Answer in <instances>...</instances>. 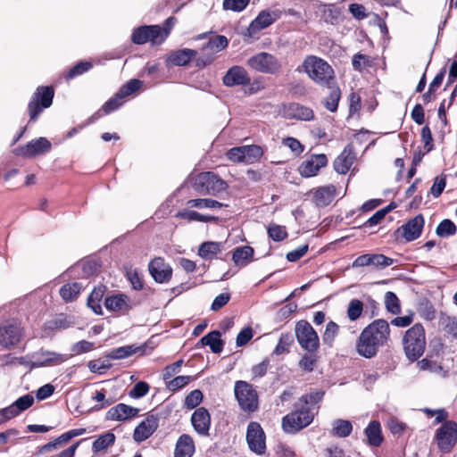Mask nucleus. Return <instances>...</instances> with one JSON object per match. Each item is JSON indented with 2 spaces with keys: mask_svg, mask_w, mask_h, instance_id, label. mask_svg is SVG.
<instances>
[{
  "mask_svg": "<svg viewBox=\"0 0 457 457\" xmlns=\"http://www.w3.org/2000/svg\"><path fill=\"white\" fill-rule=\"evenodd\" d=\"M70 327V322L67 320V318L61 314L56 317L54 320L46 322L44 326L45 329H64Z\"/></svg>",
  "mask_w": 457,
  "mask_h": 457,
  "instance_id": "5fc2aeb1",
  "label": "nucleus"
},
{
  "mask_svg": "<svg viewBox=\"0 0 457 457\" xmlns=\"http://www.w3.org/2000/svg\"><path fill=\"white\" fill-rule=\"evenodd\" d=\"M235 396L242 410L253 412L258 408V397L252 386L245 381H237L235 386Z\"/></svg>",
  "mask_w": 457,
  "mask_h": 457,
  "instance_id": "9d476101",
  "label": "nucleus"
},
{
  "mask_svg": "<svg viewBox=\"0 0 457 457\" xmlns=\"http://www.w3.org/2000/svg\"><path fill=\"white\" fill-rule=\"evenodd\" d=\"M115 442V435L112 432H106L98 436L92 445V452L99 453L112 446Z\"/></svg>",
  "mask_w": 457,
  "mask_h": 457,
  "instance_id": "e433bc0d",
  "label": "nucleus"
},
{
  "mask_svg": "<svg viewBox=\"0 0 457 457\" xmlns=\"http://www.w3.org/2000/svg\"><path fill=\"white\" fill-rule=\"evenodd\" d=\"M365 436L367 442L370 446L378 447L383 441V436L381 432V427L378 421H371L365 428Z\"/></svg>",
  "mask_w": 457,
  "mask_h": 457,
  "instance_id": "7c9ffc66",
  "label": "nucleus"
},
{
  "mask_svg": "<svg viewBox=\"0 0 457 457\" xmlns=\"http://www.w3.org/2000/svg\"><path fill=\"white\" fill-rule=\"evenodd\" d=\"M384 305L386 312L392 315H398L401 312V302L394 292L388 291L385 294Z\"/></svg>",
  "mask_w": 457,
  "mask_h": 457,
  "instance_id": "ea45409f",
  "label": "nucleus"
},
{
  "mask_svg": "<svg viewBox=\"0 0 457 457\" xmlns=\"http://www.w3.org/2000/svg\"><path fill=\"white\" fill-rule=\"evenodd\" d=\"M253 253L249 245L239 246L234 249L232 260L236 265L245 267L253 261Z\"/></svg>",
  "mask_w": 457,
  "mask_h": 457,
  "instance_id": "c756f323",
  "label": "nucleus"
},
{
  "mask_svg": "<svg viewBox=\"0 0 457 457\" xmlns=\"http://www.w3.org/2000/svg\"><path fill=\"white\" fill-rule=\"evenodd\" d=\"M142 86V81L139 79H130L125 85H123L120 90L118 91V96L120 98H125L126 96H130L135 91L140 88Z\"/></svg>",
  "mask_w": 457,
  "mask_h": 457,
  "instance_id": "8fccbe9b",
  "label": "nucleus"
},
{
  "mask_svg": "<svg viewBox=\"0 0 457 457\" xmlns=\"http://www.w3.org/2000/svg\"><path fill=\"white\" fill-rule=\"evenodd\" d=\"M122 99L123 98L119 97L117 93L114 97L108 100L103 106V111L104 112V113L107 114L111 112L117 110L122 104Z\"/></svg>",
  "mask_w": 457,
  "mask_h": 457,
  "instance_id": "69168bd1",
  "label": "nucleus"
},
{
  "mask_svg": "<svg viewBox=\"0 0 457 457\" xmlns=\"http://www.w3.org/2000/svg\"><path fill=\"white\" fill-rule=\"evenodd\" d=\"M295 334L299 345L308 353H316L320 348V338L312 326L304 320L295 324Z\"/></svg>",
  "mask_w": 457,
  "mask_h": 457,
  "instance_id": "423d86ee",
  "label": "nucleus"
},
{
  "mask_svg": "<svg viewBox=\"0 0 457 457\" xmlns=\"http://www.w3.org/2000/svg\"><path fill=\"white\" fill-rule=\"evenodd\" d=\"M50 148V142L46 137H39L29 142L25 146L17 148L15 154L22 157H33L47 153Z\"/></svg>",
  "mask_w": 457,
  "mask_h": 457,
  "instance_id": "2eb2a0df",
  "label": "nucleus"
},
{
  "mask_svg": "<svg viewBox=\"0 0 457 457\" xmlns=\"http://www.w3.org/2000/svg\"><path fill=\"white\" fill-rule=\"evenodd\" d=\"M455 224L448 219L443 220L436 227V233L440 237H447L456 233Z\"/></svg>",
  "mask_w": 457,
  "mask_h": 457,
  "instance_id": "49530a36",
  "label": "nucleus"
},
{
  "mask_svg": "<svg viewBox=\"0 0 457 457\" xmlns=\"http://www.w3.org/2000/svg\"><path fill=\"white\" fill-rule=\"evenodd\" d=\"M82 289L81 284L78 282L65 284L60 289V295L65 302L75 300Z\"/></svg>",
  "mask_w": 457,
  "mask_h": 457,
  "instance_id": "58836bf2",
  "label": "nucleus"
},
{
  "mask_svg": "<svg viewBox=\"0 0 457 457\" xmlns=\"http://www.w3.org/2000/svg\"><path fill=\"white\" fill-rule=\"evenodd\" d=\"M353 430L352 423L345 420H337L333 423V433L339 437L348 436Z\"/></svg>",
  "mask_w": 457,
  "mask_h": 457,
  "instance_id": "a18cd8bd",
  "label": "nucleus"
},
{
  "mask_svg": "<svg viewBox=\"0 0 457 457\" xmlns=\"http://www.w3.org/2000/svg\"><path fill=\"white\" fill-rule=\"evenodd\" d=\"M390 337V327L386 320L378 319L369 324L356 342L357 353L365 358L374 357Z\"/></svg>",
  "mask_w": 457,
  "mask_h": 457,
  "instance_id": "f03ea898",
  "label": "nucleus"
},
{
  "mask_svg": "<svg viewBox=\"0 0 457 457\" xmlns=\"http://www.w3.org/2000/svg\"><path fill=\"white\" fill-rule=\"evenodd\" d=\"M105 287H95L87 297V306L96 313L102 314L101 300L104 295Z\"/></svg>",
  "mask_w": 457,
  "mask_h": 457,
  "instance_id": "72a5a7b5",
  "label": "nucleus"
},
{
  "mask_svg": "<svg viewBox=\"0 0 457 457\" xmlns=\"http://www.w3.org/2000/svg\"><path fill=\"white\" fill-rule=\"evenodd\" d=\"M137 413L138 409L125 403H118L108 410L106 412V420L124 421L137 416Z\"/></svg>",
  "mask_w": 457,
  "mask_h": 457,
  "instance_id": "5701e85b",
  "label": "nucleus"
},
{
  "mask_svg": "<svg viewBox=\"0 0 457 457\" xmlns=\"http://www.w3.org/2000/svg\"><path fill=\"white\" fill-rule=\"evenodd\" d=\"M292 344V336L290 334H282L278 339L276 348L273 351V353L276 355H280L288 353Z\"/></svg>",
  "mask_w": 457,
  "mask_h": 457,
  "instance_id": "09e8293b",
  "label": "nucleus"
},
{
  "mask_svg": "<svg viewBox=\"0 0 457 457\" xmlns=\"http://www.w3.org/2000/svg\"><path fill=\"white\" fill-rule=\"evenodd\" d=\"M284 116L287 119L311 120L313 119V111L299 104L292 103L284 108Z\"/></svg>",
  "mask_w": 457,
  "mask_h": 457,
  "instance_id": "393cba45",
  "label": "nucleus"
},
{
  "mask_svg": "<svg viewBox=\"0 0 457 457\" xmlns=\"http://www.w3.org/2000/svg\"><path fill=\"white\" fill-rule=\"evenodd\" d=\"M321 19L330 24H334L337 22L339 12L336 9H333L330 5L321 4L320 9Z\"/></svg>",
  "mask_w": 457,
  "mask_h": 457,
  "instance_id": "3c124183",
  "label": "nucleus"
},
{
  "mask_svg": "<svg viewBox=\"0 0 457 457\" xmlns=\"http://www.w3.org/2000/svg\"><path fill=\"white\" fill-rule=\"evenodd\" d=\"M222 244L220 242L207 241L199 245L198 255L204 260L213 259L220 253Z\"/></svg>",
  "mask_w": 457,
  "mask_h": 457,
  "instance_id": "473e14b6",
  "label": "nucleus"
},
{
  "mask_svg": "<svg viewBox=\"0 0 457 457\" xmlns=\"http://www.w3.org/2000/svg\"><path fill=\"white\" fill-rule=\"evenodd\" d=\"M54 94L51 87H37L28 105L29 121L37 120L42 111L51 106Z\"/></svg>",
  "mask_w": 457,
  "mask_h": 457,
  "instance_id": "6e6552de",
  "label": "nucleus"
},
{
  "mask_svg": "<svg viewBox=\"0 0 457 457\" xmlns=\"http://www.w3.org/2000/svg\"><path fill=\"white\" fill-rule=\"evenodd\" d=\"M318 356L316 353H308L302 357L299 364L304 370L312 371L316 366Z\"/></svg>",
  "mask_w": 457,
  "mask_h": 457,
  "instance_id": "6e6d98bb",
  "label": "nucleus"
},
{
  "mask_svg": "<svg viewBox=\"0 0 457 457\" xmlns=\"http://www.w3.org/2000/svg\"><path fill=\"white\" fill-rule=\"evenodd\" d=\"M197 52L193 49L184 48L172 52L168 57V62L176 66H184L196 56Z\"/></svg>",
  "mask_w": 457,
  "mask_h": 457,
  "instance_id": "cd10ccee",
  "label": "nucleus"
},
{
  "mask_svg": "<svg viewBox=\"0 0 457 457\" xmlns=\"http://www.w3.org/2000/svg\"><path fill=\"white\" fill-rule=\"evenodd\" d=\"M403 345L406 357L414 361L418 360L424 353L426 346L425 329L420 323L414 324L406 330Z\"/></svg>",
  "mask_w": 457,
  "mask_h": 457,
  "instance_id": "39448f33",
  "label": "nucleus"
},
{
  "mask_svg": "<svg viewBox=\"0 0 457 457\" xmlns=\"http://www.w3.org/2000/svg\"><path fill=\"white\" fill-rule=\"evenodd\" d=\"M106 395H107V388L104 387L99 391H96V393L93 396V400H95L98 403H101L100 405L96 406V408L97 410L107 407L115 402V398H107Z\"/></svg>",
  "mask_w": 457,
  "mask_h": 457,
  "instance_id": "4d7b16f0",
  "label": "nucleus"
},
{
  "mask_svg": "<svg viewBox=\"0 0 457 457\" xmlns=\"http://www.w3.org/2000/svg\"><path fill=\"white\" fill-rule=\"evenodd\" d=\"M21 337V328L18 324H7L0 327V345L4 347L17 345Z\"/></svg>",
  "mask_w": 457,
  "mask_h": 457,
  "instance_id": "412c9836",
  "label": "nucleus"
},
{
  "mask_svg": "<svg viewBox=\"0 0 457 457\" xmlns=\"http://www.w3.org/2000/svg\"><path fill=\"white\" fill-rule=\"evenodd\" d=\"M394 263L392 258L386 257L384 254L375 253L371 254V266L384 269Z\"/></svg>",
  "mask_w": 457,
  "mask_h": 457,
  "instance_id": "052dcab7",
  "label": "nucleus"
},
{
  "mask_svg": "<svg viewBox=\"0 0 457 457\" xmlns=\"http://www.w3.org/2000/svg\"><path fill=\"white\" fill-rule=\"evenodd\" d=\"M150 26H142L135 29L132 33L131 39L137 45H143L148 42Z\"/></svg>",
  "mask_w": 457,
  "mask_h": 457,
  "instance_id": "603ef678",
  "label": "nucleus"
},
{
  "mask_svg": "<svg viewBox=\"0 0 457 457\" xmlns=\"http://www.w3.org/2000/svg\"><path fill=\"white\" fill-rule=\"evenodd\" d=\"M188 208L197 209H218L224 206L222 203L210 198L190 199L187 202Z\"/></svg>",
  "mask_w": 457,
  "mask_h": 457,
  "instance_id": "4c0bfd02",
  "label": "nucleus"
},
{
  "mask_svg": "<svg viewBox=\"0 0 457 457\" xmlns=\"http://www.w3.org/2000/svg\"><path fill=\"white\" fill-rule=\"evenodd\" d=\"M228 45V40L225 36L217 35L209 39V41L203 47V50L212 54H216L224 50Z\"/></svg>",
  "mask_w": 457,
  "mask_h": 457,
  "instance_id": "c9c22d12",
  "label": "nucleus"
},
{
  "mask_svg": "<svg viewBox=\"0 0 457 457\" xmlns=\"http://www.w3.org/2000/svg\"><path fill=\"white\" fill-rule=\"evenodd\" d=\"M159 419L154 415H148L135 428L133 439L137 442H143L149 438L157 429Z\"/></svg>",
  "mask_w": 457,
  "mask_h": 457,
  "instance_id": "dca6fc26",
  "label": "nucleus"
},
{
  "mask_svg": "<svg viewBox=\"0 0 457 457\" xmlns=\"http://www.w3.org/2000/svg\"><path fill=\"white\" fill-rule=\"evenodd\" d=\"M104 305L110 312L125 313L131 309L129 298L123 294L106 297Z\"/></svg>",
  "mask_w": 457,
  "mask_h": 457,
  "instance_id": "b1692460",
  "label": "nucleus"
},
{
  "mask_svg": "<svg viewBox=\"0 0 457 457\" xmlns=\"http://www.w3.org/2000/svg\"><path fill=\"white\" fill-rule=\"evenodd\" d=\"M327 164L326 154H312L301 162L298 171L303 178H311L316 176L320 170L326 167Z\"/></svg>",
  "mask_w": 457,
  "mask_h": 457,
  "instance_id": "ddd939ff",
  "label": "nucleus"
},
{
  "mask_svg": "<svg viewBox=\"0 0 457 457\" xmlns=\"http://www.w3.org/2000/svg\"><path fill=\"white\" fill-rule=\"evenodd\" d=\"M424 223L423 216L419 214L409 220L398 231L402 232V236L406 241H413L421 235Z\"/></svg>",
  "mask_w": 457,
  "mask_h": 457,
  "instance_id": "6ab92c4d",
  "label": "nucleus"
},
{
  "mask_svg": "<svg viewBox=\"0 0 457 457\" xmlns=\"http://www.w3.org/2000/svg\"><path fill=\"white\" fill-rule=\"evenodd\" d=\"M16 409L21 412L29 409L34 403V397L30 395H25L18 398L14 403H12Z\"/></svg>",
  "mask_w": 457,
  "mask_h": 457,
  "instance_id": "e2e57ef3",
  "label": "nucleus"
},
{
  "mask_svg": "<svg viewBox=\"0 0 457 457\" xmlns=\"http://www.w3.org/2000/svg\"><path fill=\"white\" fill-rule=\"evenodd\" d=\"M195 453V444L193 438L187 434L181 435L175 447L174 457H192Z\"/></svg>",
  "mask_w": 457,
  "mask_h": 457,
  "instance_id": "bb28decb",
  "label": "nucleus"
},
{
  "mask_svg": "<svg viewBox=\"0 0 457 457\" xmlns=\"http://www.w3.org/2000/svg\"><path fill=\"white\" fill-rule=\"evenodd\" d=\"M298 71H303L311 80L319 86L332 87L336 84V76L332 66L316 55H307Z\"/></svg>",
  "mask_w": 457,
  "mask_h": 457,
  "instance_id": "20e7f679",
  "label": "nucleus"
},
{
  "mask_svg": "<svg viewBox=\"0 0 457 457\" xmlns=\"http://www.w3.org/2000/svg\"><path fill=\"white\" fill-rule=\"evenodd\" d=\"M253 329L251 327L244 328L237 336L236 343L237 346L246 345L253 337Z\"/></svg>",
  "mask_w": 457,
  "mask_h": 457,
  "instance_id": "0e129e2a",
  "label": "nucleus"
},
{
  "mask_svg": "<svg viewBox=\"0 0 457 457\" xmlns=\"http://www.w3.org/2000/svg\"><path fill=\"white\" fill-rule=\"evenodd\" d=\"M222 81L227 87L246 86L251 79L245 68L236 65L228 70Z\"/></svg>",
  "mask_w": 457,
  "mask_h": 457,
  "instance_id": "a211bd4d",
  "label": "nucleus"
},
{
  "mask_svg": "<svg viewBox=\"0 0 457 457\" xmlns=\"http://www.w3.org/2000/svg\"><path fill=\"white\" fill-rule=\"evenodd\" d=\"M339 332V326L334 322L329 321L326 325V329L322 335V340L324 344H327L328 345H331L336 338V337L338 335Z\"/></svg>",
  "mask_w": 457,
  "mask_h": 457,
  "instance_id": "de8ad7c7",
  "label": "nucleus"
},
{
  "mask_svg": "<svg viewBox=\"0 0 457 457\" xmlns=\"http://www.w3.org/2000/svg\"><path fill=\"white\" fill-rule=\"evenodd\" d=\"M242 150L243 161L247 164L258 162L263 154L262 148L257 145H242Z\"/></svg>",
  "mask_w": 457,
  "mask_h": 457,
  "instance_id": "f704fd0d",
  "label": "nucleus"
},
{
  "mask_svg": "<svg viewBox=\"0 0 457 457\" xmlns=\"http://www.w3.org/2000/svg\"><path fill=\"white\" fill-rule=\"evenodd\" d=\"M363 312V303L359 299H352L347 306V318L351 321L357 320Z\"/></svg>",
  "mask_w": 457,
  "mask_h": 457,
  "instance_id": "c03bdc74",
  "label": "nucleus"
},
{
  "mask_svg": "<svg viewBox=\"0 0 457 457\" xmlns=\"http://www.w3.org/2000/svg\"><path fill=\"white\" fill-rule=\"evenodd\" d=\"M246 442L249 449L262 455L266 451V436L262 426L256 421H251L246 429Z\"/></svg>",
  "mask_w": 457,
  "mask_h": 457,
  "instance_id": "f8f14e48",
  "label": "nucleus"
},
{
  "mask_svg": "<svg viewBox=\"0 0 457 457\" xmlns=\"http://www.w3.org/2000/svg\"><path fill=\"white\" fill-rule=\"evenodd\" d=\"M67 360V356L54 352L39 351L30 356L12 357L9 354L0 356V369L5 366L15 368L16 363L24 365L25 368L35 369L41 367H52L61 364Z\"/></svg>",
  "mask_w": 457,
  "mask_h": 457,
  "instance_id": "7ed1b4c3",
  "label": "nucleus"
},
{
  "mask_svg": "<svg viewBox=\"0 0 457 457\" xmlns=\"http://www.w3.org/2000/svg\"><path fill=\"white\" fill-rule=\"evenodd\" d=\"M203 400V394L200 390H194L185 399V405L188 409H194L200 404Z\"/></svg>",
  "mask_w": 457,
  "mask_h": 457,
  "instance_id": "bf43d9fd",
  "label": "nucleus"
},
{
  "mask_svg": "<svg viewBox=\"0 0 457 457\" xmlns=\"http://www.w3.org/2000/svg\"><path fill=\"white\" fill-rule=\"evenodd\" d=\"M336 195V187L327 185L320 187L313 191V203L318 207H325L328 205Z\"/></svg>",
  "mask_w": 457,
  "mask_h": 457,
  "instance_id": "a878e982",
  "label": "nucleus"
},
{
  "mask_svg": "<svg viewBox=\"0 0 457 457\" xmlns=\"http://www.w3.org/2000/svg\"><path fill=\"white\" fill-rule=\"evenodd\" d=\"M355 160L352 145H347L334 161V169L338 174H346Z\"/></svg>",
  "mask_w": 457,
  "mask_h": 457,
  "instance_id": "4be33fe9",
  "label": "nucleus"
},
{
  "mask_svg": "<svg viewBox=\"0 0 457 457\" xmlns=\"http://www.w3.org/2000/svg\"><path fill=\"white\" fill-rule=\"evenodd\" d=\"M324 392L317 390L300 397L296 409L282 419V428L287 433H295L309 426L318 412L317 404L321 401Z\"/></svg>",
  "mask_w": 457,
  "mask_h": 457,
  "instance_id": "f257e3e1",
  "label": "nucleus"
},
{
  "mask_svg": "<svg viewBox=\"0 0 457 457\" xmlns=\"http://www.w3.org/2000/svg\"><path fill=\"white\" fill-rule=\"evenodd\" d=\"M308 248V245H303L297 249L288 252L287 253V260L292 262L298 261L307 253Z\"/></svg>",
  "mask_w": 457,
  "mask_h": 457,
  "instance_id": "338daca9",
  "label": "nucleus"
},
{
  "mask_svg": "<svg viewBox=\"0 0 457 457\" xmlns=\"http://www.w3.org/2000/svg\"><path fill=\"white\" fill-rule=\"evenodd\" d=\"M191 423L194 429L201 436H208L211 426L209 411L204 408H197L191 416Z\"/></svg>",
  "mask_w": 457,
  "mask_h": 457,
  "instance_id": "aec40b11",
  "label": "nucleus"
},
{
  "mask_svg": "<svg viewBox=\"0 0 457 457\" xmlns=\"http://www.w3.org/2000/svg\"><path fill=\"white\" fill-rule=\"evenodd\" d=\"M247 65L253 70L265 74L277 73L280 68V62L274 55L262 52L247 60Z\"/></svg>",
  "mask_w": 457,
  "mask_h": 457,
  "instance_id": "9b49d317",
  "label": "nucleus"
},
{
  "mask_svg": "<svg viewBox=\"0 0 457 457\" xmlns=\"http://www.w3.org/2000/svg\"><path fill=\"white\" fill-rule=\"evenodd\" d=\"M220 331H212L203 337L200 343L203 345H209L212 353H220L223 350L224 346V342L220 339Z\"/></svg>",
  "mask_w": 457,
  "mask_h": 457,
  "instance_id": "2f4dec72",
  "label": "nucleus"
},
{
  "mask_svg": "<svg viewBox=\"0 0 457 457\" xmlns=\"http://www.w3.org/2000/svg\"><path fill=\"white\" fill-rule=\"evenodd\" d=\"M268 235L272 240L279 242L287 237V232L284 227L271 224L268 228Z\"/></svg>",
  "mask_w": 457,
  "mask_h": 457,
  "instance_id": "864d4df0",
  "label": "nucleus"
},
{
  "mask_svg": "<svg viewBox=\"0 0 457 457\" xmlns=\"http://www.w3.org/2000/svg\"><path fill=\"white\" fill-rule=\"evenodd\" d=\"M149 386L145 382L137 383L130 391L129 395L134 398H140L147 394Z\"/></svg>",
  "mask_w": 457,
  "mask_h": 457,
  "instance_id": "774afa93",
  "label": "nucleus"
},
{
  "mask_svg": "<svg viewBox=\"0 0 457 457\" xmlns=\"http://www.w3.org/2000/svg\"><path fill=\"white\" fill-rule=\"evenodd\" d=\"M434 440L441 452L450 453L457 443V423L453 420L444 422L436 430Z\"/></svg>",
  "mask_w": 457,
  "mask_h": 457,
  "instance_id": "0eeeda50",
  "label": "nucleus"
},
{
  "mask_svg": "<svg viewBox=\"0 0 457 457\" xmlns=\"http://www.w3.org/2000/svg\"><path fill=\"white\" fill-rule=\"evenodd\" d=\"M145 345H129L111 350L107 355L109 358L113 360L128 358L133 354H143L145 351Z\"/></svg>",
  "mask_w": 457,
  "mask_h": 457,
  "instance_id": "c85d7f7f",
  "label": "nucleus"
},
{
  "mask_svg": "<svg viewBox=\"0 0 457 457\" xmlns=\"http://www.w3.org/2000/svg\"><path fill=\"white\" fill-rule=\"evenodd\" d=\"M92 68V63L89 62H79L75 66H73L68 72L66 78L68 79H73L79 75L83 74L84 72L89 71Z\"/></svg>",
  "mask_w": 457,
  "mask_h": 457,
  "instance_id": "13d9d810",
  "label": "nucleus"
},
{
  "mask_svg": "<svg viewBox=\"0 0 457 457\" xmlns=\"http://www.w3.org/2000/svg\"><path fill=\"white\" fill-rule=\"evenodd\" d=\"M249 2L250 0H224L223 7L226 10L241 12L248 5Z\"/></svg>",
  "mask_w": 457,
  "mask_h": 457,
  "instance_id": "680f3d73",
  "label": "nucleus"
},
{
  "mask_svg": "<svg viewBox=\"0 0 457 457\" xmlns=\"http://www.w3.org/2000/svg\"><path fill=\"white\" fill-rule=\"evenodd\" d=\"M278 19L275 12L262 11L257 17L250 23L245 36L254 37L258 32L274 23Z\"/></svg>",
  "mask_w": 457,
  "mask_h": 457,
  "instance_id": "f3484780",
  "label": "nucleus"
},
{
  "mask_svg": "<svg viewBox=\"0 0 457 457\" xmlns=\"http://www.w3.org/2000/svg\"><path fill=\"white\" fill-rule=\"evenodd\" d=\"M170 31L168 29H162L158 25H151L148 42L152 45H161L169 36Z\"/></svg>",
  "mask_w": 457,
  "mask_h": 457,
  "instance_id": "a19ab883",
  "label": "nucleus"
},
{
  "mask_svg": "<svg viewBox=\"0 0 457 457\" xmlns=\"http://www.w3.org/2000/svg\"><path fill=\"white\" fill-rule=\"evenodd\" d=\"M331 89L329 95L325 97L323 104L327 110L329 112H336L338 106V103L341 97V92L339 87H336V84L329 87Z\"/></svg>",
  "mask_w": 457,
  "mask_h": 457,
  "instance_id": "79ce46f5",
  "label": "nucleus"
},
{
  "mask_svg": "<svg viewBox=\"0 0 457 457\" xmlns=\"http://www.w3.org/2000/svg\"><path fill=\"white\" fill-rule=\"evenodd\" d=\"M227 187V183L211 171L200 173L195 182V188L200 194L217 195Z\"/></svg>",
  "mask_w": 457,
  "mask_h": 457,
  "instance_id": "1a4fd4ad",
  "label": "nucleus"
},
{
  "mask_svg": "<svg viewBox=\"0 0 457 457\" xmlns=\"http://www.w3.org/2000/svg\"><path fill=\"white\" fill-rule=\"evenodd\" d=\"M148 270L157 283H167L172 276L171 267L161 257L153 259L148 265Z\"/></svg>",
  "mask_w": 457,
  "mask_h": 457,
  "instance_id": "4468645a",
  "label": "nucleus"
},
{
  "mask_svg": "<svg viewBox=\"0 0 457 457\" xmlns=\"http://www.w3.org/2000/svg\"><path fill=\"white\" fill-rule=\"evenodd\" d=\"M69 443L64 433L56 437L54 440L48 442L38 448V453L45 454L48 452L59 450Z\"/></svg>",
  "mask_w": 457,
  "mask_h": 457,
  "instance_id": "37998d69",
  "label": "nucleus"
}]
</instances>
